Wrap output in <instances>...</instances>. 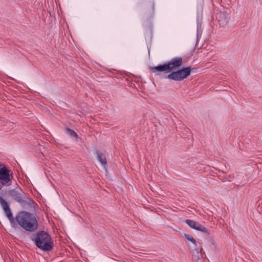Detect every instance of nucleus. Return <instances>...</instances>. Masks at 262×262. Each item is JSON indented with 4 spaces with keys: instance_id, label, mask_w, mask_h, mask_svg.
I'll use <instances>...</instances> for the list:
<instances>
[{
    "instance_id": "obj_1",
    "label": "nucleus",
    "mask_w": 262,
    "mask_h": 262,
    "mask_svg": "<svg viewBox=\"0 0 262 262\" xmlns=\"http://www.w3.org/2000/svg\"><path fill=\"white\" fill-rule=\"evenodd\" d=\"M0 205L9 219L12 228L18 225L25 230L28 232H34L38 227V222L35 216L30 212L21 211L15 218L11 212L9 204L0 195Z\"/></svg>"
},
{
    "instance_id": "obj_2",
    "label": "nucleus",
    "mask_w": 262,
    "mask_h": 262,
    "mask_svg": "<svg viewBox=\"0 0 262 262\" xmlns=\"http://www.w3.org/2000/svg\"><path fill=\"white\" fill-rule=\"evenodd\" d=\"M182 58L180 57H176L163 64L151 67V70L154 73L157 71L165 72V73L170 72L167 75V78L177 81H182L190 75L191 71L190 67H186L177 71L171 72L180 67L182 65Z\"/></svg>"
},
{
    "instance_id": "obj_3",
    "label": "nucleus",
    "mask_w": 262,
    "mask_h": 262,
    "mask_svg": "<svg viewBox=\"0 0 262 262\" xmlns=\"http://www.w3.org/2000/svg\"><path fill=\"white\" fill-rule=\"evenodd\" d=\"M33 241L36 246L43 252L50 251L53 248V241L49 234L46 231L37 232Z\"/></svg>"
},
{
    "instance_id": "obj_4",
    "label": "nucleus",
    "mask_w": 262,
    "mask_h": 262,
    "mask_svg": "<svg viewBox=\"0 0 262 262\" xmlns=\"http://www.w3.org/2000/svg\"><path fill=\"white\" fill-rule=\"evenodd\" d=\"M8 194L18 203H24L25 200L29 199L20 189H11L8 191Z\"/></svg>"
},
{
    "instance_id": "obj_5",
    "label": "nucleus",
    "mask_w": 262,
    "mask_h": 262,
    "mask_svg": "<svg viewBox=\"0 0 262 262\" xmlns=\"http://www.w3.org/2000/svg\"><path fill=\"white\" fill-rule=\"evenodd\" d=\"M185 237L190 242H191L193 245L195 250L193 251V259L195 260H197V262L201 261V258L203 256V254L198 248H197V243L195 239L193 237V236L190 234H185Z\"/></svg>"
},
{
    "instance_id": "obj_6",
    "label": "nucleus",
    "mask_w": 262,
    "mask_h": 262,
    "mask_svg": "<svg viewBox=\"0 0 262 262\" xmlns=\"http://www.w3.org/2000/svg\"><path fill=\"white\" fill-rule=\"evenodd\" d=\"M185 222L192 229L209 234L207 229L197 222L187 219L185 221Z\"/></svg>"
},
{
    "instance_id": "obj_7",
    "label": "nucleus",
    "mask_w": 262,
    "mask_h": 262,
    "mask_svg": "<svg viewBox=\"0 0 262 262\" xmlns=\"http://www.w3.org/2000/svg\"><path fill=\"white\" fill-rule=\"evenodd\" d=\"M96 155L99 162L100 163L102 166L105 167L106 165L107 162L104 155L99 150L96 151Z\"/></svg>"
},
{
    "instance_id": "obj_8",
    "label": "nucleus",
    "mask_w": 262,
    "mask_h": 262,
    "mask_svg": "<svg viewBox=\"0 0 262 262\" xmlns=\"http://www.w3.org/2000/svg\"><path fill=\"white\" fill-rule=\"evenodd\" d=\"M208 246L209 247V249L210 250H212V251L215 250V249L216 248V246H215L214 241V240L212 238H210L208 239Z\"/></svg>"
},
{
    "instance_id": "obj_9",
    "label": "nucleus",
    "mask_w": 262,
    "mask_h": 262,
    "mask_svg": "<svg viewBox=\"0 0 262 262\" xmlns=\"http://www.w3.org/2000/svg\"><path fill=\"white\" fill-rule=\"evenodd\" d=\"M67 132L69 135H70L72 137L76 138L77 137V133L75 131L70 128H67Z\"/></svg>"
},
{
    "instance_id": "obj_10",
    "label": "nucleus",
    "mask_w": 262,
    "mask_h": 262,
    "mask_svg": "<svg viewBox=\"0 0 262 262\" xmlns=\"http://www.w3.org/2000/svg\"><path fill=\"white\" fill-rule=\"evenodd\" d=\"M154 5H152V9H154Z\"/></svg>"
}]
</instances>
